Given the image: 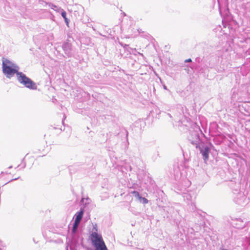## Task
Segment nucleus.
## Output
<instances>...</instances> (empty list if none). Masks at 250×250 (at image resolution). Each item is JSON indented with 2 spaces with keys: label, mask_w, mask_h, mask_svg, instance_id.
I'll return each mask as SVG.
<instances>
[{
  "label": "nucleus",
  "mask_w": 250,
  "mask_h": 250,
  "mask_svg": "<svg viewBox=\"0 0 250 250\" xmlns=\"http://www.w3.org/2000/svg\"><path fill=\"white\" fill-rule=\"evenodd\" d=\"M188 169L187 167L183 161L175 163L173 166V169L171 171V174L173 175L174 179L177 181L178 190L182 191V188L186 189L188 187L191 182L187 178L186 174L187 170Z\"/></svg>",
  "instance_id": "f257e3e1"
},
{
  "label": "nucleus",
  "mask_w": 250,
  "mask_h": 250,
  "mask_svg": "<svg viewBox=\"0 0 250 250\" xmlns=\"http://www.w3.org/2000/svg\"><path fill=\"white\" fill-rule=\"evenodd\" d=\"M2 72L7 78L11 79L20 72L19 66L13 62L6 58H2Z\"/></svg>",
  "instance_id": "f03ea898"
},
{
  "label": "nucleus",
  "mask_w": 250,
  "mask_h": 250,
  "mask_svg": "<svg viewBox=\"0 0 250 250\" xmlns=\"http://www.w3.org/2000/svg\"><path fill=\"white\" fill-rule=\"evenodd\" d=\"M235 188H232L234 201L242 206L247 204V198L243 189L240 188L239 184L235 185Z\"/></svg>",
  "instance_id": "7ed1b4c3"
},
{
  "label": "nucleus",
  "mask_w": 250,
  "mask_h": 250,
  "mask_svg": "<svg viewBox=\"0 0 250 250\" xmlns=\"http://www.w3.org/2000/svg\"><path fill=\"white\" fill-rule=\"evenodd\" d=\"M16 77L18 82L24 87L31 90L37 89L36 83L22 72L18 73Z\"/></svg>",
  "instance_id": "20e7f679"
},
{
  "label": "nucleus",
  "mask_w": 250,
  "mask_h": 250,
  "mask_svg": "<svg viewBox=\"0 0 250 250\" xmlns=\"http://www.w3.org/2000/svg\"><path fill=\"white\" fill-rule=\"evenodd\" d=\"M200 133H202L199 127H197L196 129L189 131L188 139L191 144L195 146L198 145L199 143L202 142L200 138Z\"/></svg>",
  "instance_id": "39448f33"
},
{
  "label": "nucleus",
  "mask_w": 250,
  "mask_h": 250,
  "mask_svg": "<svg viewBox=\"0 0 250 250\" xmlns=\"http://www.w3.org/2000/svg\"><path fill=\"white\" fill-rule=\"evenodd\" d=\"M195 146L197 148H198L199 149L204 162L206 163L208 160L209 153L210 151L211 147L213 146L211 144H210L209 145H207L202 142Z\"/></svg>",
  "instance_id": "423d86ee"
},
{
  "label": "nucleus",
  "mask_w": 250,
  "mask_h": 250,
  "mask_svg": "<svg viewBox=\"0 0 250 250\" xmlns=\"http://www.w3.org/2000/svg\"><path fill=\"white\" fill-rule=\"evenodd\" d=\"M229 223L234 228L237 229H241L244 228L246 222H244L241 218L230 217L228 220Z\"/></svg>",
  "instance_id": "0eeeda50"
},
{
  "label": "nucleus",
  "mask_w": 250,
  "mask_h": 250,
  "mask_svg": "<svg viewBox=\"0 0 250 250\" xmlns=\"http://www.w3.org/2000/svg\"><path fill=\"white\" fill-rule=\"evenodd\" d=\"M62 48L65 54L68 57H71L72 56L71 52L72 44L71 43L64 42L62 45Z\"/></svg>",
  "instance_id": "6e6552de"
},
{
  "label": "nucleus",
  "mask_w": 250,
  "mask_h": 250,
  "mask_svg": "<svg viewBox=\"0 0 250 250\" xmlns=\"http://www.w3.org/2000/svg\"><path fill=\"white\" fill-rule=\"evenodd\" d=\"M72 239L70 246H73V247H77L79 245L80 242V236L78 232L76 233H72Z\"/></svg>",
  "instance_id": "1a4fd4ad"
},
{
  "label": "nucleus",
  "mask_w": 250,
  "mask_h": 250,
  "mask_svg": "<svg viewBox=\"0 0 250 250\" xmlns=\"http://www.w3.org/2000/svg\"><path fill=\"white\" fill-rule=\"evenodd\" d=\"M91 240L93 245L103 240L102 236L97 232H93L91 234Z\"/></svg>",
  "instance_id": "9d476101"
},
{
  "label": "nucleus",
  "mask_w": 250,
  "mask_h": 250,
  "mask_svg": "<svg viewBox=\"0 0 250 250\" xmlns=\"http://www.w3.org/2000/svg\"><path fill=\"white\" fill-rule=\"evenodd\" d=\"M95 250H108L104 240L93 245Z\"/></svg>",
  "instance_id": "9b49d317"
},
{
  "label": "nucleus",
  "mask_w": 250,
  "mask_h": 250,
  "mask_svg": "<svg viewBox=\"0 0 250 250\" xmlns=\"http://www.w3.org/2000/svg\"><path fill=\"white\" fill-rule=\"evenodd\" d=\"M84 208L81 207L80 210L77 212L75 214V221L77 222H80L82 220V219L83 217V213H84Z\"/></svg>",
  "instance_id": "f8f14e48"
},
{
  "label": "nucleus",
  "mask_w": 250,
  "mask_h": 250,
  "mask_svg": "<svg viewBox=\"0 0 250 250\" xmlns=\"http://www.w3.org/2000/svg\"><path fill=\"white\" fill-rule=\"evenodd\" d=\"M182 196L184 200L186 201L187 203H189L190 202L192 201L193 196L189 192H183Z\"/></svg>",
  "instance_id": "ddd939ff"
},
{
  "label": "nucleus",
  "mask_w": 250,
  "mask_h": 250,
  "mask_svg": "<svg viewBox=\"0 0 250 250\" xmlns=\"http://www.w3.org/2000/svg\"><path fill=\"white\" fill-rule=\"evenodd\" d=\"M80 222H75L73 224L72 229V233H76V232H78V228Z\"/></svg>",
  "instance_id": "4468645a"
},
{
  "label": "nucleus",
  "mask_w": 250,
  "mask_h": 250,
  "mask_svg": "<svg viewBox=\"0 0 250 250\" xmlns=\"http://www.w3.org/2000/svg\"><path fill=\"white\" fill-rule=\"evenodd\" d=\"M61 15L62 17V18L64 19L65 21V22L66 23V25L68 26V23H69V20L66 18V13L65 11H64L63 9H62L61 12Z\"/></svg>",
  "instance_id": "2eb2a0df"
},
{
  "label": "nucleus",
  "mask_w": 250,
  "mask_h": 250,
  "mask_svg": "<svg viewBox=\"0 0 250 250\" xmlns=\"http://www.w3.org/2000/svg\"><path fill=\"white\" fill-rule=\"evenodd\" d=\"M132 194L133 195H134V196L138 198L139 200L141 198V197H142L140 195V193H139V192L137 191H134L132 192Z\"/></svg>",
  "instance_id": "dca6fc26"
},
{
  "label": "nucleus",
  "mask_w": 250,
  "mask_h": 250,
  "mask_svg": "<svg viewBox=\"0 0 250 250\" xmlns=\"http://www.w3.org/2000/svg\"><path fill=\"white\" fill-rule=\"evenodd\" d=\"M140 201L141 202H142L144 204H146L148 202V201L146 198L142 197H141L140 199Z\"/></svg>",
  "instance_id": "f3484780"
},
{
  "label": "nucleus",
  "mask_w": 250,
  "mask_h": 250,
  "mask_svg": "<svg viewBox=\"0 0 250 250\" xmlns=\"http://www.w3.org/2000/svg\"><path fill=\"white\" fill-rule=\"evenodd\" d=\"M48 6L49 7H50L51 9H52L54 10H57V9H58V7L57 6H56L55 5H54L52 3H48Z\"/></svg>",
  "instance_id": "a211bd4d"
},
{
  "label": "nucleus",
  "mask_w": 250,
  "mask_h": 250,
  "mask_svg": "<svg viewBox=\"0 0 250 250\" xmlns=\"http://www.w3.org/2000/svg\"><path fill=\"white\" fill-rule=\"evenodd\" d=\"M39 2L40 4L43 5V6H46L47 5H48V3H47L46 1L43 0H40L39 1Z\"/></svg>",
  "instance_id": "6ab92c4d"
},
{
  "label": "nucleus",
  "mask_w": 250,
  "mask_h": 250,
  "mask_svg": "<svg viewBox=\"0 0 250 250\" xmlns=\"http://www.w3.org/2000/svg\"><path fill=\"white\" fill-rule=\"evenodd\" d=\"M86 200V202H85V204H89V201H90V199L89 198H87L86 199L85 198H82V200H81V202L82 203H84V200Z\"/></svg>",
  "instance_id": "aec40b11"
},
{
  "label": "nucleus",
  "mask_w": 250,
  "mask_h": 250,
  "mask_svg": "<svg viewBox=\"0 0 250 250\" xmlns=\"http://www.w3.org/2000/svg\"><path fill=\"white\" fill-rule=\"evenodd\" d=\"M69 248L71 250H77V247H73V246H69Z\"/></svg>",
  "instance_id": "412c9836"
},
{
  "label": "nucleus",
  "mask_w": 250,
  "mask_h": 250,
  "mask_svg": "<svg viewBox=\"0 0 250 250\" xmlns=\"http://www.w3.org/2000/svg\"><path fill=\"white\" fill-rule=\"evenodd\" d=\"M135 50H136L135 49H134L130 48V49H129V50H128V51L130 53V54H131V53H133V51H135Z\"/></svg>",
  "instance_id": "4be33fe9"
},
{
  "label": "nucleus",
  "mask_w": 250,
  "mask_h": 250,
  "mask_svg": "<svg viewBox=\"0 0 250 250\" xmlns=\"http://www.w3.org/2000/svg\"><path fill=\"white\" fill-rule=\"evenodd\" d=\"M185 62H191V59H188L186 60H185Z\"/></svg>",
  "instance_id": "5701e85b"
},
{
  "label": "nucleus",
  "mask_w": 250,
  "mask_h": 250,
  "mask_svg": "<svg viewBox=\"0 0 250 250\" xmlns=\"http://www.w3.org/2000/svg\"><path fill=\"white\" fill-rule=\"evenodd\" d=\"M19 178H20V177H18V178H14V179H13L11 180L10 181H9L8 183H9V182H11V181H14V180H17V179H19Z\"/></svg>",
  "instance_id": "b1692460"
},
{
  "label": "nucleus",
  "mask_w": 250,
  "mask_h": 250,
  "mask_svg": "<svg viewBox=\"0 0 250 250\" xmlns=\"http://www.w3.org/2000/svg\"><path fill=\"white\" fill-rule=\"evenodd\" d=\"M163 87L165 89H167V86L165 85L163 86Z\"/></svg>",
  "instance_id": "393cba45"
},
{
  "label": "nucleus",
  "mask_w": 250,
  "mask_h": 250,
  "mask_svg": "<svg viewBox=\"0 0 250 250\" xmlns=\"http://www.w3.org/2000/svg\"><path fill=\"white\" fill-rule=\"evenodd\" d=\"M25 166H26V165H25V164H23V166L22 167V168H25Z\"/></svg>",
  "instance_id": "a878e982"
},
{
  "label": "nucleus",
  "mask_w": 250,
  "mask_h": 250,
  "mask_svg": "<svg viewBox=\"0 0 250 250\" xmlns=\"http://www.w3.org/2000/svg\"><path fill=\"white\" fill-rule=\"evenodd\" d=\"M128 132L126 131V137H127Z\"/></svg>",
  "instance_id": "bb28decb"
},
{
  "label": "nucleus",
  "mask_w": 250,
  "mask_h": 250,
  "mask_svg": "<svg viewBox=\"0 0 250 250\" xmlns=\"http://www.w3.org/2000/svg\"><path fill=\"white\" fill-rule=\"evenodd\" d=\"M123 15H124V16H125V14L124 12L123 13Z\"/></svg>",
  "instance_id": "cd10ccee"
},
{
  "label": "nucleus",
  "mask_w": 250,
  "mask_h": 250,
  "mask_svg": "<svg viewBox=\"0 0 250 250\" xmlns=\"http://www.w3.org/2000/svg\"><path fill=\"white\" fill-rule=\"evenodd\" d=\"M168 115L170 117H171L170 114H168Z\"/></svg>",
  "instance_id": "c85d7f7f"
},
{
  "label": "nucleus",
  "mask_w": 250,
  "mask_h": 250,
  "mask_svg": "<svg viewBox=\"0 0 250 250\" xmlns=\"http://www.w3.org/2000/svg\"><path fill=\"white\" fill-rule=\"evenodd\" d=\"M94 229H96V231H97V229H96L95 227H94Z\"/></svg>",
  "instance_id": "c756f323"
},
{
  "label": "nucleus",
  "mask_w": 250,
  "mask_h": 250,
  "mask_svg": "<svg viewBox=\"0 0 250 250\" xmlns=\"http://www.w3.org/2000/svg\"><path fill=\"white\" fill-rule=\"evenodd\" d=\"M20 166H21V165H19V166L17 167H20Z\"/></svg>",
  "instance_id": "7c9ffc66"
},
{
  "label": "nucleus",
  "mask_w": 250,
  "mask_h": 250,
  "mask_svg": "<svg viewBox=\"0 0 250 250\" xmlns=\"http://www.w3.org/2000/svg\"><path fill=\"white\" fill-rule=\"evenodd\" d=\"M94 30H95V28L94 27L92 28Z\"/></svg>",
  "instance_id": "2f4dec72"
},
{
  "label": "nucleus",
  "mask_w": 250,
  "mask_h": 250,
  "mask_svg": "<svg viewBox=\"0 0 250 250\" xmlns=\"http://www.w3.org/2000/svg\"><path fill=\"white\" fill-rule=\"evenodd\" d=\"M11 167H11V166H10V167H9V168H11Z\"/></svg>",
  "instance_id": "473e14b6"
},
{
  "label": "nucleus",
  "mask_w": 250,
  "mask_h": 250,
  "mask_svg": "<svg viewBox=\"0 0 250 250\" xmlns=\"http://www.w3.org/2000/svg\"><path fill=\"white\" fill-rule=\"evenodd\" d=\"M131 170V167H130V170Z\"/></svg>",
  "instance_id": "72a5a7b5"
},
{
  "label": "nucleus",
  "mask_w": 250,
  "mask_h": 250,
  "mask_svg": "<svg viewBox=\"0 0 250 250\" xmlns=\"http://www.w3.org/2000/svg\"><path fill=\"white\" fill-rule=\"evenodd\" d=\"M249 226L250 227V223L249 224Z\"/></svg>",
  "instance_id": "f704fd0d"
}]
</instances>
